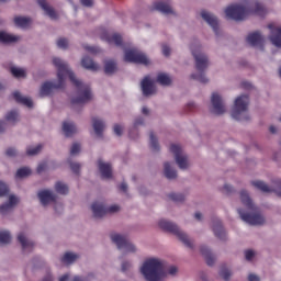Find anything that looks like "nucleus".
<instances>
[{
    "mask_svg": "<svg viewBox=\"0 0 281 281\" xmlns=\"http://www.w3.org/2000/svg\"><path fill=\"white\" fill-rule=\"evenodd\" d=\"M53 65L57 69L58 83L54 85L52 81L44 82L40 90V98L52 95V91H54V89H63L65 87V78L68 77L70 82L75 85L78 91H81L79 97L71 100V104H87V102H89V100L92 98L91 88H89V86H85L82 81L76 79V75L69 69V65L63 61V59L55 57L53 59Z\"/></svg>",
    "mask_w": 281,
    "mask_h": 281,
    "instance_id": "nucleus-1",
    "label": "nucleus"
},
{
    "mask_svg": "<svg viewBox=\"0 0 281 281\" xmlns=\"http://www.w3.org/2000/svg\"><path fill=\"white\" fill-rule=\"evenodd\" d=\"M226 19L232 21H245L249 14L265 16L267 9L260 2L245 1L244 5L232 4L225 10Z\"/></svg>",
    "mask_w": 281,
    "mask_h": 281,
    "instance_id": "nucleus-2",
    "label": "nucleus"
},
{
    "mask_svg": "<svg viewBox=\"0 0 281 281\" xmlns=\"http://www.w3.org/2000/svg\"><path fill=\"white\" fill-rule=\"evenodd\" d=\"M240 201L252 213H245L241 209H238V214L245 223L248 225H265V217L258 213V207L254 205L249 193L246 190L240 191Z\"/></svg>",
    "mask_w": 281,
    "mask_h": 281,
    "instance_id": "nucleus-3",
    "label": "nucleus"
},
{
    "mask_svg": "<svg viewBox=\"0 0 281 281\" xmlns=\"http://www.w3.org/2000/svg\"><path fill=\"white\" fill-rule=\"evenodd\" d=\"M140 273L147 281H161L166 278V267L159 259H147L140 268Z\"/></svg>",
    "mask_w": 281,
    "mask_h": 281,
    "instance_id": "nucleus-4",
    "label": "nucleus"
},
{
    "mask_svg": "<svg viewBox=\"0 0 281 281\" xmlns=\"http://www.w3.org/2000/svg\"><path fill=\"white\" fill-rule=\"evenodd\" d=\"M191 52L195 60V69L199 71V74H192L191 78L198 80V82H202V85H206L210 80L205 77L204 71L210 67V59L203 52H201V46H191Z\"/></svg>",
    "mask_w": 281,
    "mask_h": 281,
    "instance_id": "nucleus-5",
    "label": "nucleus"
},
{
    "mask_svg": "<svg viewBox=\"0 0 281 281\" xmlns=\"http://www.w3.org/2000/svg\"><path fill=\"white\" fill-rule=\"evenodd\" d=\"M249 95H240L235 100L234 109L232 112L233 120L238 122H247L249 120Z\"/></svg>",
    "mask_w": 281,
    "mask_h": 281,
    "instance_id": "nucleus-6",
    "label": "nucleus"
},
{
    "mask_svg": "<svg viewBox=\"0 0 281 281\" xmlns=\"http://www.w3.org/2000/svg\"><path fill=\"white\" fill-rule=\"evenodd\" d=\"M158 225L160 229H164V232H169L170 234H173L179 238V240H181V243H183V245H186V247H189V249H192L193 247L192 241L190 240V238H188V235L186 233L179 229V226H177V224L172 222H168L166 220H160Z\"/></svg>",
    "mask_w": 281,
    "mask_h": 281,
    "instance_id": "nucleus-7",
    "label": "nucleus"
},
{
    "mask_svg": "<svg viewBox=\"0 0 281 281\" xmlns=\"http://www.w3.org/2000/svg\"><path fill=\"white\" fill-rule=\"evenodd\" d=\"M125 63H134L135 65H150V59L146 56V54L142 53L137 48H130L125 50L124 55Z\"/></svg>",
    "mask_w": 281,
    "mask_h": 281,
    "instance_id": "nucleus-8",
    "label": "nucleus"
},
{
    "mask_svg": "<svg viewBox=\"0 0 281 281\" xmlns=\"http://www.w3.org/2000/svg\"><path fill=\"white\" fill-rule=\"evenodd\" d=\"M91 211L94 218H102L103 216H106V214H115V212H120V205L114 204L110 207H106L102 202H94L91 205Z\"/></svg>",
    "mask_w": 281,
    "mask_h": 281,
    "instance_id": "nucleus-9",
    "label": "nucleus"
},
{
    "mask_svg": "<svg viewBox=\"0 0 281 281\" xmlns=\"http://www.w3.org/2000/svg\"><path fill=\"white\" fill-rule=\"evenodd\" d=\"M251 186H254L255 188H257V190H260L265 194L276 192L278 196H281V180H276L273 187H268V184L265 183V181H260V180L252 181Z\"/></svg>",
    "mask_w": 281,
    "mask_h": 281,
    "instance_id": "nucleus-10",
    "label": "nucleus"
},
{
    "mask_svg": "<svg viewBox=\"0 0 281 281\" xmlns=\"http://www.w3.org/2000/svg\"><path fill=\"white\" fill-rule=\"evenodd\" d=\"M170 153L175 155L176 164L180 170H187L188 168V156L183 155L181 146L172 144L170 146Z\"/></svg>",
    "mask_w": 281,
    "mask_h": 281,
    "instance_id": "nucleus-11",
    "label": "nucleus"
},
{
    "mask_svg": "<svg viewBox=\"0 0 281 281\" xmlns=\"http://www.w3.org/2000/svg\"><path fill=\"white\" fill-rule=\"evenodd\" d=\"M111 240L116 245L117 249H125V251H135V247L126 236L120 235V234H112Z\"/></svg>",
    "mask_w": 281,
    "mask_h": 281,
    "instance_id": "nucleus-12",
    "label": "nucleus"
},
{
    "mask_svg": "<svg viewBox=\"0 0 281 281\" xmlns=\"http://www.w3.org/2000/svg\"><path fill=\"white\" fill-rule=\"evenodd\" d=\"M211 104L215 115H223V113H225V104L223 103V98H221L217 92L212 93Z\"/></svg>",
    "mask_w": 281,
    "mask_h": 281,
    "instance_id": "nucleus-13",
    "label": "nucleus"
},
{
    "mask_svg": "<svg viewBox=\"0 0 281 281\" xmlns=\"http://www.w3.org/2000/svg\"><path fill=\"white\" fill-rule=\"evenodd\" d=\"M268 29L270 30V41L274 47L281 48V27L276 26V24H268Z\"/></svg>",
    "mask_w": 281,
    "mask_h": 281,
    "instance_id": "nucleus-14",
    "label": "nucleus"
},
{
    "mask_svg": "<svg viewBox=\"0 0 281 281\" xmlns=\"http://www.w3.org/2000/svg\"><path fill=\"white\" fill-rule=\"evenodd\" d=\"M99 172H101L102 179H111L113 177V168L111 164L104 162L101 159L98 160Z\"/></svg>",
    "mask_w": 281,
    "mask_h": 281,
    "instance_id": "nucleus-15",
    "label": "nucleus"
},
{
    "mask_svg": "<svg viewBox=\"0 0 281 281\" xmlns=\"http://www.w3.org/2000/svg\"><path fill=\"white\" fill-rule=\"evenodd\" d=\"M143 95H153L155 93V83L150 80V76H146L140 83Z\"/></svg>",
    "mask_w": 281,
    "mask_h": 281,
    "instance_id": "nucleus-16",
    "label": "nucleus"
},
{
    "mask_svg": "<svg viewBox=\"0 0 281 281\" xmlns=\"http://www.w3.org/2000/svg\"><path fill=\"white\" fill-rule=\"evenodd\" d=\"M37 196L42 205H48V203H54L56 201V194L49 190H42L37 193Z\"/></svg>",
    "mask_w": 281,
    "mask_h": 281,
    "instance_id": "nucleus-17",
    "label": "nucleus"
},
{
    "mask_svg": "<svg viewBox=\"0 0 281 281\" xmlns=\"http://www.w3.org/2000/svg\"><path fill=\"white\" fill-rule=\"evenodd\" d=\"M201 16H202L203 20L206 21V23L209 25H211V27L214 30L215 34H217V32H218V19L214 14H212L207 11H202Z\"/></svg>",
    "mask_w": 281,
    "mask_h": 281,
    "instance_id": "nucleus-18",
    "label": "nucleus"
},
{
    "mask_svg": "<svg viewBox=\"0 0 281 281\" xmlns=\"http://www.w3.org/2000/svg\"><path fill=\"white\" fill-rule=\"evenodd\" d=\"M246 41L251 45V47H258V45L262 46L265 43V38H262V35L258 31L248 34Z\"/></svg>",
    "mask_w": 281,
    "mask_h": 281,
    "instance_id": "nucleus-19",
    "label": "nucleus"
},
{
    "mask_svg": "<svg viewBox=\"0 0 281 281\" xmlns=\"http://www.w3.org/2000/svg\"><path fill=\"white\" fill-rule=\"evenodd\" d=\"M12 95H13V99L15 100V102H18V104H23L24 106H27L29 109H32V106H34V102H32V99L21 95V92L15 91L12 93Z\"/></svg>",
    "mask_w": 281,
    "mask_h": 281,
    "instance_id": "nucleus-20",
    "label": "nucleus"
},
{
    "mask_svg": "<svg viewBox=\"0 0 281 281\" xmlns=\"http://www.w3.org/2000/svg\"><path fill=\"white\" fill-rule=\"evenodd\" d=\"M18 240L22 245L23 251H32V249H34V241L27 239L25 233H20L18 235Z\"/></svg>",
    "mask_w": 281,
    "mask_h": 281,
    "instance_id": "nucleus-21",
    "label": "nucleus"
},
{
    "mask_svg": "<svg viewBox=\"0 0 281 281\" xmlns=\"http://www.w3.org/2000/svg\"><path fill=\"white\" fill-rule=\"evenodd\" d=\"M153 10H157L162 14H172V7L169 2L158 1L154 3Z\"/></svg>",
    "mask_w": 281,
    "mask_h": 281,
    "instance_id": "nucleus-22",
    "label": "nucleus"
},
{
    "mask_svg": "<svg viewBox=\"0 0 281 281\" xmlns=\"http://www.w3.org/2000/svg\"><path fill=\"white\" fill-rule=\"evenodd\" d=\"M37 3L42 8V10H44L45 14H47V16H49V19H53V20L58 19L56 11L54 10V8H52L47 4L46 0H37Z\"/></svg>",
    "mask_w": 281,
    "mask_h": 281,
    "instance_id": "nucleus-23",
    "label": "nucleus"
},
{
    "mask_svg": "<svg viewBox=\"0 0 281 281\" xmlns=\"http://www.w3.org/2000/svg\"><path fill=\"white\" fill-rule=\"evenodd\" d=\"M213 232L216 238H220V240H225L227 234L225 233V228H223V223H221V221L216 220L214 222Z\"/></svg>",
    "mask_w": 281,
    "mask_h": 281,
    "instance_id": "nucleus-24",
    "label": "nucleus"
},
{
    "mask_svg": "<svg viewBox=\"0 0 281 281\" xmlns=\"http://www.w3.org/2000/svg\"><path fill=\"white\" fill-rule=\"evenodd\" d=\"M104 41L109 43V45H116V47H122V35L120 33H113L112 35H105Z\"/></svg>",
    "mask_w": 281,
    "mask_h": 281,
    "instance_id": "nucleus-25",
    "label": "nucleus"
},
{
    "mask_svg": "<svg viewBox=\"0 0 281 281\" xmlns=\"http://www.w3.org/2000/svg\"><path fill=\"white\" fill-rule=\"evenodd\" d=\"M81 67H83V69H88L89 71H98V69H100V66L93 63V59H91L89 56H85L81 59Z\"/></svg>",
    "mask_w": 281,
    "mask_h": 281,
    "instance_id": "nucleus-26",
    "label": "nucleus"
},
{
    "mask_svg": "<svg viewBox=\"0 0 281 281\" xmlns=\"http://www.w3.org/2000/svg\"><path fill=\"white\" fill-rule=\"evenodd\" d=\"M16 203H19V200L16 199V196L10 195L9 203H4L0 205V214H8V212H10V210H12L14 205H16Z\"/></svg>",
    "mask_w": 281,
    "mask_h": 281,
    "instance_id": "nucleus-27",
    "label": "nucleus"
},
{
    "mask_svg": "<svg viewBox=\"0 0 281 281\" xmlns=\"http://www.w3.org/2000/svg\"><path fill=\"white\" fill-rule=\"evenodd\" d=\"M200 251H201L202 256H204V258L206 260V265L209 267H212L214 265V262L216 261V258H214V255L212 254V251L209 250V248L206 246H201Z\"/></svg>",
    "mask_w": 281,
    "mask_h": 281,
    "instance_id": "nucleus-28",
    "label": "nucleus"
},
{
    "mask_svg": "<svg viewBox=\"0 0 281 281\" xmlns=\"http://www.w3.org/2000/svg\"><path fill=\"white\" fill-rule=\"evenodd\" d=\"M77 131L78 130L76 128V124L67 121L63 123V132L66 137H72L74 135H76Z\"/></svg>",
    "mask_w": 281,
    "mask_h": 281,
    "instance_id": "nucleus-29",
    "label": "nucleus"
},
{
    "mask_svg": "<svg viewBox=\"0 0 281 281\" xmlns=\"http://www.w3.org/2000/svg\"><path fill=\"white\" fill-rule=\"evenodd\" d=\"M92 126L94 128V133L95 135H98V137H102V133H104V121L98 119V117H93L92 119Z\"/></svg>",
    "mask_w": 281,
    "mask_h": 281,
    "instance_id": "nucleus-30",
    "label": "nucleus"
},
{
    "mask_svg": "<svg viewBox=\"0 0 281 281\" xmlns=\"http://www.w3.org/2000/svg\"><path fill=\"white\" fill-rule=\"evenodd\" d=\"M14 23L18 27H22L25 30L26 27H30V23H32V19L24 18V16H15Z\"/></svg>",
    "mask_w": 281,
    "mask_h": 281,
    "instance_id": "nucleus-31",
    "label": "nucleus"
},
{
    "mask_svg": "<svg viewBox=\"0 0 281 281\" xmlns=\"http://www.w3.org/2000/svg\"><path fill=\"white\" fill-rule=\"evenodd\" d=\"M157 82L162 87H170V85H172V79L170 78V76L164 72H159L157 76Z\"/></svg>",
    "mask_w": 281,
    "mask_h": 281,
    "instance_id": "nucleus-32",
    "label": "nucleus"
},
{
    "mask_svg": "<svg viewBox=\"0 0 281 281\" xmlns=\"http://www.w3.org/2000/svg\"><path fill=\"white\" fill-rule=\"evenodd\" d=\"M78 258L79 256L77 254L66 252L60 260L64 262V265H74Z\"/></svg>",
    "mask_w": 281,
    "mask_h": 281,
    "instance_id": "nucleus-33",
    "label": "nucleus"
},
{
    "mask_svg": "<svg viewBox=\"0 0 281 281\" xmlns=\"http://www.w3.org/2000/svg\"><path fill=\"white\" fill-rule=\"evenodd\" d=\"M19 36L8 34L5 32H0V43H16Z\"/></svg>",
    "mask_w": 281,
    "mask_h": 281,
    "instance_id": "nucleus-34",
    "label": "nucleus"
},
{
    "mask_svg": "<svg viewBox=\"0 0 281 281\" xmlns=\"http://www.w3.org/2000/svg\"><path fill=\"white\" fill-rule=\"evenodd\" d=\"M164 168H165V177L167 179H177V170L170 167V162H165Z\"/></svg>",
    "mask_w": 281,
    "mask_h": 281,
    "instance_id": "nucleus-35",
    "label": "nucleus"
},
{
    "mask_svg": "<svg viewBox=\"0 0 281 281\" xmlns=\"http://www.w3.org/2000/svg\"><path fill=\"white\" fill-rule=\"evenodd\" d=\"M10 243H12V235H10V232H0V245H10Z\"/></svg>",
    "mask_w": 281,
    "mask_h": 281,
    "instance_id": "nucleus-36",
    "label": "nucleus"
},
{
    "mask_svg": "<svg viewBox=\"0 0 281 281\" xmlns=\"http://www.w3.org/2000/svg\"><path fill=\"white\" fill-rule=\"evenodd\" d=\"M116 70H117V64L115 63V60L105 61V66H104L105 74H115Z\"/></svg>",
    "mask_w": 281,
    "mask_h": 281,
    "instance_id": "nucleus-37",
    "label": "nucleus"
},
{
    "mask_svg": "<svg viewBox=\"0 0 281 281\" xmlns=\"http://www.w3.org/2000/svg\"><path fill=\"white\" fill-rule=\"evenodd\" d=\"M149 144L151 150H154L155 153L159 150V140H157V136H155V133L153 132L149 134Z\"/></svg>",
    "mask_w": 281,
    "mask_h": 281,
    "instance_id": "nucleus-38",
    "label": "nucleus"
},
{
    "mask_svg": "<svg viewBox=\"0 0 281 281\" xmlns=\"http://www.w3.org/2000/svg\"><path fill=\"white\" fill-rule=\"evenodd\" d=\"M55 190L58 194H69V187L63 182H57L55 184Z\"/></svg>",
    "mask_w": 281,
    "mask_h": 281,
    "instance_id": "nucleus-39",
    "label": "nucleus"
},
{
    "mask_svg": "<svg viewBox=\"0 0 281 281\" xmlns=\"http://www.w3.org/2000/svg\"><path fill=\"white\" fill-rule=\"evenodd\" d=\"M32 175V170L30 168L23 167L18 169L15 177L18 179H23V177H30Z\"/></svg>",
    "mask_w": 281,
    "mask_h": 281,
    "instance_id": "nucleus-40",
    "label": "nucleus"
},
{
    "mask_svg": "<svg viewBox=\"0 0 281 281\" xmlns=\"http://www.w3.org/2000/svg\"><path fill=\"white\" fill-rule=\"evenodd\" d=\"M168 198L175 203H183V201H186V195L181 193H170Z\"/></svg>",
    "mask_w": 281,
    "mask_h": 281,
    "instance_id": "nucleus-41",
    "label": "nucleus"
},
{
    "mask_svg": "<svg viewBox=\"0 0 281 281\" xmlns=\"http://www.w3.org/2000/svg\"><path fill=\"white\" fill-rule=\"evenodd\" d=\"M220 276H221V278H223V280L229 281V278H232V271H229V269H227V267L222 266V268L220 270Z\"/></svg>",
    "mask_w": 281,
    "mask_h": 281,
    "instance_id": "nucleus-42",
    "label": "nucleus"
},
{
    "mask_svg": "<svg viewBox=\"0 0 281 281\" xmlns=\"http://www.w3.org/2000/svg\"><path fill=\"white\" fill-rule=\"evenodd\" d=\"M11 74L14 78H25V70L16 67H11Z\"/></svg>",
    "mask_w": 281,
    "mask_h": 281,
    "instance_id": "nucleus-43",
    "label": "nucleus"
},
{
    "mask_svg": "<svg viewBox=\"0 0 281 281\" xmlns=\"http://www.w3.org/2000/svg\"><path fill=\"white\" fill-rule=\"evenodd\" d=\"M5 119L8 122H19V112L12 110L7 114Z\"/></svg>",
    "mask_w": 281,
    "mask_h": 281,
    "instance_id": "nucleus-44",
    "label": "nucleus"
},
{
    "mask_svg": "<svg viewBox=\"0 0 281 281\" xmlns=\"http://www.w3.org/2000/svg\"><path fill=\"white\" fill-rule=\"evenodd\" d=\"M57 47H59V49H67V47H69V41L65 37H60L57 41Z\"/></svg>",
    "mask_w": 281,
    "mask_h": 281,
    "instance_id": "nucleus-45",
    "label": "nucleus"
},
{
    "mask_svg": "<svg viewBox=\"0 0 281 281\" xmlns=\"http://www.w3.org/2000/svg\"><path fill=\"white\" fill-rule=\"evenodd\" d=\"M10 188L4 182L0 181V196H7L9 194Z\"/></svg>",
    "mask_w": 281,
    "mask_h": 281,
    "instance_id": "nucleus-46",
    "label": "nucleus"
},
{
    "mask_svg": "<svg viewBox=\"0 0 281 281\" xmlns=\"http://www.w3.org/2000/svg\"><path fill=\"white\" fill-rule=\"evenodd\" d=\"M41 150H43V145H37L34 148H29L26 150V155H29V156L38 155V153H41Z\"/></svg>",
    "mask_w": 281,
    "mask_h": 281,
    "instance_id": "nucleus-47",
    "label": "nucleus"
},
{
    "mask_svg": "<svg viewBox=\"0 0 281 281\" xmlns=\"http://www.w3.org/2000/svg\"><path fill=\"white\" fill-rule=\"evenodd\" d=\"M70 169L75 175H80V164L78 162H70Z\"/></svg>",
    "mask_w": 281,
    "mask_h": 281,
    "instance_id": "nucleus-48",
    "label": "nucleus"
},
{
    "mask_svg": "<svg viewBox=\"0 0 281 281\" xmlns=\"http://www.w3.org/2000/svg\"><path fill=\"white\" fill-rule=\"evenodd\" d=\"M80 153V144L75 143L70 148V155H78Z\"/></svg>",
    "mask_w": 281,
    "mask_h": 281,
    "instance_id": "nucleus-49",
    "label": "nucleus"
},
{
    "mask_svg": "<svg viewBox=\"0 0 281 281\" xmlns=\"http://www.w3.org/2000/svg\"><path fill=\"white\" fill-rule=\"evenodd\" d=\"M86 52H89L90 54H98L100 52V48L95 46H85Z\"/></svg>",
    "mask_w": 281,
    "mask_h": 281,
    "instance_id": "nucleus-50",
    "label": "nucleus"
},
{
    "mask_svg": "<svg viewBox=\"0 0 281 281\" xmlns=\"http://www.w3.org/2000/svg\"><path fill=\"white\" fill-rule=\"evenodd\" d=\"M47 170V162H41L37 166V173L41 175V172H45Z\"/></svg>",
    "mask_w": 281,
    "mask_h": 281,
    "instance_id": "nucleus-51",
    "label": "nucleus"
},
{
    "mask_svg": "<svg viewBox=\"0 0 281 281\" xmlns=\"http://www.w3.org/2000/svg\"><path fill=\"white\" fill-rule=\"evenodd\" d=\"M7 157H16V149L10 147L5 150Z\"/></svg>",
    "mask_w": 281,
    "mask_h": 281,
    "instance_id": "nucleus-52",
    "label": "nucleus"
},
{
    "mask_svg": "<svg viewBox=\"0 0 281 281\" xmlns=\"http://www.w3.org/2000/svg\"><path fill=\"white\" fill-rule=\"evenodd\" d=\"M254 256H256V252H254V250H246L245 251L246 260H254Z\"/></svg>",
    "mask_w": 281,
    "mask_h": 281,
    "instance_id": "nucleus-53",
    "label": "nucleus"
},
{
    "mask_svg": "<svg viewBox=\"0 0 281 281\" xmlns=\"http://www.w3.org/2000/svg\"><path fill=\"white\" fill-rule=\"evenodd\" d=\"M196 109V105L194 103H188L186 105V112L187 113H192V111H194Z\"/></svg>",
    "mask_w": 281,
    "mask_h": 281,
    "instance_id": "nucleus-54",
    "label": "nucleus"
},
{
    "mask_svg": "<svg viewBox=\"0 0 281 281\" xmlns=\"http://www.w3.org/2000/svg\"><path fill=\"white\" fill-rule=\"evenodd\" d=\"M114 133H115V135H117L119 137L122 135V133H123V128H122V126L121 125H114Z\"/></svg>",
    "mask_w": 281,
    "mask_h": 281,
    "instance_id": "nucleus-55",
    "label": "nucleus"
},
{
    "mask_svg": "<svg viewBox=\"0 0 281 281\" xmlns=\"http://www.w3.org/2000/svg\"><path fill=\"white\" fill-rule=\"evenodd\" d=\"M81 4L85 5L86 8H91L93 5V0H80Z\"/></svg>",
    "mask_w": 281,
    "mask_h": 281,
    "instance_id": "nucleus-56",
    "label": "nucleus"
},
{
    "mask_svg": "<svg viewBox=\"0 0 281 281\" xmlns=\"http://www.w3.org/2000/svg\"><path fill=\"white\" fill-rule=\"evenodd\" d=\"M164 56H170V47L168 45H162Z\"/></svg>",
    "mask_w": 281,
    "mask_h": 281,
    "instance_id": "nucleus-57",
    "label": "nucleus"
},
{
    "mask_svg": "<svg viewBox=\"0 0 281 281\" xmlns=\"http://www.w3.org/2000/svg\"><path fill=\"white\" fill-rule=\"evenodd\" d=\"M119 189L121 190V192H127L128 190V184H126V182H122L119 187Z\"/></svg>",
    "mask_w": 281,
    "mask_h": 281,
    "instance_id": "nucleus-58",
    "label": "nucleus"
},
{
    "mask_svg": "<svg viewBox=\"0 0 281 281\" xmlns=\"http://www.w3.org/2000/svg\"><path fill=\"white\" fill-rule=\"evenodd\" d=\"M128 269H131V265L127 261H124L122 263V271H128Z\"/></svg>",
    "mask_w": 281,
    "mask_h": 281,
    "instance_id": "nucleus-59",
    "label": "nucleus"
},
{
    "mask_svg": "<svg viewBox=\"0 0 281 281\" xmlns=\"http://www.w3.org/2000/svg\"><path fill=\"white\" fill-rule=\"evenodd\" d=\"M251 83L249 81L241 82V89H251Z\"/></svg>",
    "mask_w": 281,
    "mask_h": 281,
    "instance_id": "nucleus-60",
    "label": "nucleus"
},
{
    "mask_svg": "<svg viewBox=\"0 0 281 281\" xmlns=\"http://www.w3.org/2000/svg\"><path fill=\"white\" fill-rule=\"evenodd\" d=\"M177 273V267L171 266L168 270L169 276H175Z\"/></svg>",
    "mask_w": 281,
    "mask_h": 281,
    "instance_id": "nucleus-61",
    "label": "nucleus"
},
{
    "mask_svg": "<svg viewBox=\"0 0 281 281\" xmlns=\"http://www.w3.org/2000/svg\"><path fill=\"white\" fill-rule=\"evenodd\" d=\"M248 281H260V278H258V276H256V274H249Z\"/></svg>",
    "mask_w": 281,
    "mask_h": 281,
    "instance_id": "nucleus-62",
    "label": "nucleus"
},
{
    "mask_svg": "<svg viewBox=\"0 0 281 281\" xmlns=\"http://www.w3.org/2000/svg\"><path fill=\"white\" fill-rule=\"evenodd\" d=\"M142 124H144V119H143V117H138V119H136L135 122H134V126H139V125H142Z\"/></svg>",
    "mask_w": 281,
    "mask_h": 281,
    "instance_id": "nucleus-63",
    "label": "nucleus"
},
{
    "mask_svg": "<svg viewBox=\"0 0 281 281\" xmlns=\"http://www.w3.org/2000/svg\"><path fill=\"white\" fill-rule=\"evenodd\" d=\"M232 190H234V188H232V186H229V184L224 186V191L226 192V194L232 193Z\"/></svg>",
    "mask_w": 281,
    "mask_h": 281,
    "instance_id": "nucleus-64",
    "label": "nucleus"
}]
</instances>
